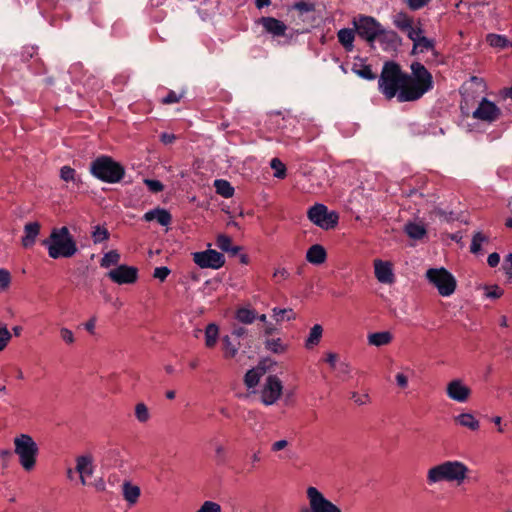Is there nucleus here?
<instances>
[{
    "mask_svg": "<svg viewBox=\"0 0 512 512\" xmlns=\"http://www.w3.org/2000/svg\"><path fill=\"white\" fill-rule=\"evenodd\" d=\"M53 259L70 258L78 251L76 241L66 226L53 228L49 238L42 241Z\"/></svg>",
    "mask_w": 512,
    "mask_h": 512,
    "instance_id": "obj_3",
    "label": "nucleus"
},
{
    "mask_svg": "<svg viewBox=\"0 0 512 512\" xmlns=\"http://www.w3.org/2000/svg\"><path fill=\"white\" fill-rule=\"evenodd\" d=\"M289 277V272L285 268H278L273 273V279L276 283L286 280Z\"/></svg>",
    "mask_w": 512,
    "mask_h": 512,
    "instance_id": "obj_59",
    "label": "nucleus"
},
{
    "mask_svg": "<svg viewBox=\"0 0 512 512\" xmlns=\"http://www.w3.org/2000/svg\"><path fill=\"white\" fill-rule=\"evenodd\" d=\"M257 23L263 26L266 33L274 37H282L286 34L287 26L285 23L274 17H261L257 20Z\"/></svg>",
    "mask_w": 512,
    "mask_h": 512,
    "instance_id": "obj_15",
    "label": "nucleus"
},
{
    "mask_svg": "<svg viewBox=\"0 0 512 512\" xmlns=\"http://www.w3.org/2000/svg\"><path fill=\"white\" fill-rule=\"evenodd\" d=\"M184 96V92L177 94L175 91L170 90L168 94L162 99L163 104L178 103Z\"/></svg>",
    "mask_w": 512,
    "mask_h": 512,
    "instance_id": "obj_55",
    "label": "nucleus"
},
{
    "mask_svg": "<svg viewBox=\"0 0 512 512\" xmlns=\"http://www.w3.org/2000/svg\"><path fill=\"white\" fill-rule=\"evenodd\" d=\"M339 43L345 48L346 51L353 50V41L355 38L354 31L349 28L340 29L337 33Z\"/></svg>",
    "mask_w": 512,
    "mask_h": 512,
    "instance_id": "obj_26",
    "label": "nucleus"
},
{
    "mask_svg": "<svg viewBox=\"0 0 512 512\" xmlns=\"http://www.w3.org/2000/svg\"><path fill=\"white\" fill-rule=\"evenodd\" d=\"M488 239L481 232H477L474 234L472 238V243L470 246V251L474 254L478 253L481 250V244L483 242H487Z\"/></svg>",
    "mask_w": 512,
    "mask_h": 512,
    "instance_id": "obj_46",
    "label": "nucleus"
},
{
    "mask_svg": "<svg viewBox=\"0 0 512 512\" xmlns=\"http://www.w3.org/2000/svg\"><path fill=\"white\" fill-rule=\"evenodd\" d=\"M107 276L119 285L133 284L138 279V269L133 266L119 265L117 268L110 270Z\"/></svg>",
    "mask_w": 512,
    "mask_h": 512,
    "instance_id": "obj_12",
    "label": "nucleus"
},
{
    "mask_svg": "<svg viewBox=\"0 0 512 512\" xmlns=\"http://www.w3.org/2000/svg\"><path fill=\"white\" fill-rule=\"evenodd\" d=\"M293 9L301 14L315 11L314 3L299 1L293 4Z\"/></svg>",
    "mask_w": 512,
    "mask_h": 512,
    "instance_id": "obj_51",
    "label": "nucleus"
},
{
    "mask_svg": "<svg viewBox=\"0 0 512 512\" xmlns=\"http://www.w3.org/2000/svg\"><path fill=\"white\" fill-rule=\"evenodd\" d=\"M170 269L165 267V266H161V267H156L154 269V273H153V276L157 279H159L160 281H165L166 278L168 277V275L170 274Z\"/></svg>",
    "mask_w": 512,
    "mask_h": 512,
    "instance_id": "obj_57",
    "label": "nucleus"
},
{
    "mask_svg": "<svg viewBox=\"0 0 512 512\" xmlns=\"http://www.w3.org/2000/svg\"><path fill=\"white\" fill-rule=\"evenodd\" d=\"M486 41L491 47L499 49H505L511 45L509 39L506 36L493 33L487 35Z\"/></svg>",
    "mask_w": 512,
    "mask_h": 512,
    "instance_id": "obj_34",
    "label": "nucleus"
},
{
    "mask_svg": "<svg viewBox=\"0 0 512 512\" xmlns=\"http://www.w3.org/2000/svg\"><path fill=\"white\" fill-rule=\"evenodd\" d=\"M196 512H222V510L218 503L205 501Z\"/></svg>",
    "mask_w": 512,
    "mask_h": 512,
    "instance_id": "obj_53",
    "label": "nucleus"
},
{
    "mask_svg": "<svg viewBox=\"0 0 512 512\" xmlns=\"http://www.w3.org/2000/svg\"><path fill=\"white\" fill-rule=\"evenodd\" d=\"M393 24L405 33L413 25V18L405 12H399L394 15Z\"/></svg>",
    "mask_w": 512,
    "mask_h": 512,
    "instance_id": "obj_30",
    "label": "nucleus"
},
{
    "mask_svg": "<svg viewBox=\"0 0 512 512\" xmlns=\"http://www.w3.org/2000/svg\"><path fill=\"white\" fill-rule=\"evenodd\" d=\"M334 370L337 372V377H339L341 380H346L350 375L352 368L349 363L340 361Z\"/></svg>",
    "mask_w": 512,
    "mask_h": 512,
    "instance_id": "obj_47",
    "label": "nucleus"
},
{
    "mask_svg": "<svg viewBox=\"0 0 512 512\" xmlns=\"http://www.w3.org/2000/svg\"><path fill=\"white\" fill-rule=\"evenodd\" d=\"M143 219L147 222L156 220L161 226H168L172 221V216L168 210L158 207L146 212Z\"/></svg>",
    "mask_w": 512,
    "mask_h": 512,
    "instance_id": "obj_19",
    "label": "nucleus"
},
{
    "mask_svg": "<svg viewBox=\"0 0 512 512\" xmlns=\"http://www.w3.org/2000/svg\"><path fill=\"white\" fill-rule=\"evenodd\" d=\"M435 48V42L432 39H429L425 37L424 35L420 38L415 40V43L413 44L411 54L416 55L419 53H424L425 51H432L434 55L437 53L434 51Z\"/></svg>",
    "mask_w": 512,
    "mask_h": 512,
    "instance_id": "obj_25",
    "label": "nucleus"
},
{
    "mask_svg": "<svg viewBox=\"0 0 512 512\" xmlns=\"http://www.w3.org/2000/svg\"><path fill=\"white\" fill-rule=\"evenodd\" d=\"M322 332H323L322 326L319 324H315L311 328L309 336L306 340V343H305L306 348L310 349V348L314 347L315 345H317L320 342V339L322 337Z\"/></svg>",
    "mask_w": 512,
    "mask_h": 512,
    "instance_id": "obj_37",
    "label": "nucleus"
},
{
    "mask_svg": "<svg viewBox=\"0 0 512 512\" xmlns=\"http://www.w3.org/2000/svg\"><path fill=\"white\" fill-rule=\"evenodd\" d=\"M135 417L140 423H146L150 419L148 407L144 403L136 404Z\"/></svg>",
    "mask_w": 512,
    "mask_h": 512,
    "instance_id": "obj_43",
    "label": "nucleus"
},
{
    "mask_svg": "<svg viewBox=\"0 0 512 512\" xmlns=\"http://www.w3.org/2000/svg\"><path fill=\"white\" fill-rule=\"evenodd\" d=\"M273 318L276 322H282L284 320L290 321L296 318L295 312L291 308H273Z\"/></svg>",
    "mask_w": 512,
    "mask_h": 512,
    "instance_id": "obj_36",
    "label": "nucleus"
},
{
    "mask_svg": "<svg viewBox=\"0 0 512 512\" xmlns=\"http://www.w3.org/2000/svg\"><path fill=\"white\" fill-rule=\"evenodd\" d=\"M89 172L94 178L109 184L119 183L125 176L124 166L108 155L98 156L91 161Z\"/></svg>",
    "mask_w": 512,
    "mask_h": 512,
    "instance_id": "obj_4",
    "label": "nucleus"
},
{
    "mask_svg": "<svg viewBox=\"0 0 512 512\" xmlns=\"http://www.w3.org/2000/svg\"><path fill=\"white\" fill-rule=\"evenodd\" d=\"M357 34L367 42H374L381 33V24L371 16H359L353 21Z\"/></svg>",
    "mask_w": 512,
    "mask_h": 512,
    "instance_id": "obj_8",
    "label": "nucleus"
},
{
    "mask_svg": "<svg viewBox=\"0 0 512 512\" xmlns=\"http://www.w3.org/2000/svg\"><path fill=\"white\" fill-rule=\"evenodd\" d=\"M216 245L222 251L229 252L232 249V239L226 234H220L216 239Z\"/></svg>",
    "mask_w": 512,
    "mask_h": 512,
    "instance_id": "obj_45",
    "label": "nucleus"
},
{
    "mask_svg": "<svg viewBox=\"0 0 512 512\" xmlns=\"http://www.w3.org/2000/svg\"><path fill=\"white\" fill-rule=\"evenodd\" d=\"M427 279L437 288L441 296H450L456 288L454 276L445 268H430L426 272Z\"/></svg>",
    "mask_w": 512,
    "mask_h": 512,
    "instance_id": "obj_6",
    "label": "nucleus"
},
{
    "mask_svg": "<svg viewBox=\"0 0 512 512\" xmlns=\"http://www.w3.org/2000/svg\"><path fill=\"white\" fill-rule=\"evenodd\" d=\"M407 79L408 73L404 72L398 63L386 61L378 79V89L387 100L396 97L400 103L413 102L414 100H404L400 96L409 86Z\"/></svg>",
    "mask_w": 512,
    "mask_h": 512,
    "instance_id": "obj_1",
    "label": "nucleus"
},
{
    "mask_svg": "<svg viewBox=\"0 0 512 512\" xmlns=\"http://www.w3.org/2000/svg\"><path fill=\"white\" fill-rule=\"evenodd\" d=\"M265 373V369L261 367L248 370L244 376V383L248 388H254L259 383L261 376Z\"/></svg>",
    "mask_w": 512,
    "mask_h": 512,
    "instance_id": "obj_29",
    "label": "nucleus"
},
{
    "mask_svg": "<svg viewBox=\"0 0 512 512\" xmlns=\"http://www.w3.org/2000/svg\"><path fill=\"white\" fill-rule=\"evenodd\" d=\"M339 357L336 353H328L325 361L331 366L332 369H335L340 362Z\"/></svg>",
    "mask_w": 512,
    "mask_h": 512,
    "instance_id": "obj_63",
    "label": "nucleus"
},
{
    "mask_svg": "<svg viewBox=\"0 0 512 512\" xmlns=\"http://www.w3.org/2000/svg\"><path fill=\"white\" fill-rule=\"evenodd\" d=\"M109 236V231L101 225H96L94 227V230L92 231V240L95 244L102 243L103 241L108 240Z\"/></svg>",
    "mask_w": 512,
    "mask_h": 512,
    "instance_id": "obj_42",
    "label": "nucleus"
},
{
    "mask_svg": "<svg viewBox=\"0 0 512 512\" xmlns=\"http://www.w3.org/2000/svg\"><path fill=\"white\" fill-rule=\"evenodd\" d=\"M265 348L273 353H282L285 348L281 343V340L278 339H267L265 341Z\"/></svg>",
    "mask_w": 512,
    "mask_h": 512,
    "instance_id": "obj_48",
    "label": "nucleus"
},
{
    "mask_svg": "<svg viewBox=\"0 0 512 512\" xmlns=\"http://www.w3.org/2000/svg\"><path fill=\"white\" fill-rule=\"evenodd\" d=\"M193 261L201 268L219 269L225 263L224 255L220 252L208 249L193 254Z\"/></svg>",
    "mask_w": 512,
    "mask_h": 512,
    "instance_id": "obj_10",
    "label": "nucleus"
},
{
    "mask_svg": "<svg viewBox=\"0 0 512 512\" xmlns=\"http://www.w3.org/2000/svg\"><path fill=\"white\" fill-rule=\"evenodd\" d=\"M381 43L387 45L390 49H396L401 45V37L393 30H385L381 28V33L377 37Z\"/></svg>",
    "mask_w": 512,
    "mask_h": 512,
    "instance_id": "obj_24",
    "label": "nucleus"
},
{
    "mask_svg": "<svg viewBox=\"0 0 512 512\" xmlns=\"http://www.w3.org/2000/svg\"><path fill=\"white\" fill-rule=\"evenodd\" d=\"M306 493L312 512H342L338 506L325 498L316 487H308Z\"/></svg>",
    "mask_w": 512,
    "mask_h": 512,
    "instance_id": "obj_9",
    "label": "nucleus"
},
{
    "mask_svg": "<svg viewBox=\"0 0 512 512\" xmlns=\"http://www.w3.org/2000/svg\"><path fill=\"white\" fill-rule=\"evenodd\" d=\"M441 481L449 482V476H448V471L446 469L445 462L430 468L427 472V482L429 485H432V484H435V483H438Z\"/></svg>",
    "mask_w": 512,
    "mask_h": 512,
    "instance_id": "obj_20",
    "label": "nucleus"
},
{
    "mask_svg": "<svg viewBox=\"0 0 512 512\" xmlns=\"http://www.w3.org/2000/svg\"><path fill=\"white\" fill-rule=\"evenodd\" d=\"M219 337V328L215 323H210L205 328V345L208 348H213Z\"/></svg>",
    "mask_w": 512,
    "mask_h": 512,
    "instance_id": "obj_32",
    "label": "nucleus"
},
{
    "mask_svg": "<svg viewBox=\"0 0 512 512\" xmlns=\"http://www.w3.org/2000/svg\"><path fill=\"white\" fill-rule=\"evenodd\" d=\"M351 399L358 405H364L367 403L369 396L368 394H358L357 392L351 393Z\"/></svg>",
    "mask_w": 512,
    "mask_h": 512,
    "instance_id": "obj_61",
    "label": "nucleus"
},
{
    "mask_svg": "<svg viewBox=\"0 0 512 512\" xmlns=\"http://www.w3.org/2000/svg\"><path fill=\"white\" fill-rule=\"evenodd\" d=\"M446 469L448 471L449 482L462 483L467 477L469 471L468 467L460 461H445Z\"/></svg>",
    "mask_w": 512,
    "mask_h": 512,
    "instance_id": "obj_16",
    "label": "nucleus"
},
{
    "mask_svg": "<svg viewBox=\"0 0 512 512\" xmlns=\"http://www.w3.org/2000/svg\"><path fill=\"white\" fill-rule=\"evenodd\" d=\"M392 341V335L388 331L375 332L368 335V342L370 345L377 347L389 344Z\"/></svg>",
    "mask_w": 512,
    "mask_h": 512,
    "instance_id": "obj_28",
    "label": "nucleus"
},
{
    "mask_svg": "<svg viewBox=\"0 0 512 512\" xmlns=\"http://www.w3.org/2000/svg\"><path fill=\"white\" fill-rule=\"evenodd\" d=\"M11 284V274L8 270L0 268V291H4L9 288Z\"/></svg>",
    "mask_w": 512,
    "mask_h": 512,
    "instance_id": "obj_52",
    "label": "nucleus"
},
{
    "mask_svg": "<svg viewBox=\"0 0 512 512\" xmlns=\"http://www.w3.org/2000/svg\"><path fill=\"white\" fill-rule=\"evenodd\" d=\"M76 171L72 167L65 165L60 169V178L65 181H75Z\"/></svg>",
    "mask_w": 512,
    "mask_h": 512,
    "instance_id": "obj_50",
    "label": "nucleus"
},
{
    "mask_svg": "<svg viewBox=\"0 0 512 512\" xmlns=\"http://www.w3.org/2000/svg\"><path fill=\"white\" fill-rule=\"evenodd\" d=\"M271 168L274 170V176L279 179L286 177V167L278 158H273L270 162Z\"/></svg>",
    "mask_w": 512,
    "mask_h": 512,
    "instance_id": "obj_44",
    "label": "nucleus"
},
{
    "mask_svg": "<svg viewBox=\"0 0 512 512\" xmlns=\"http://www.w3.org/2000/svg\"><path fill=\"white\" fill-rule=\"evenodd\" d=\"M14 453L19 458L21 467L27 471H32L37 462L39 448L34 439L28 434H20L13 440Z\"/></svg>",
    "mask_w": 512,
    "mask_h": 512,
    "instance_id": "obj_5",
    "label": "nucleus"
},
{
    "mask_svg": "<svg viewBox=\"0 0 512 512\" xmlns=\"http://www.w3.org/2000/svg\"><path fill=\"white\" fill-rule=\"evenodd\" d=\"M144 183L152 193H159L164 189V185L159 180L145 179Z\"/></svg>",
    "mask_w": 512,
    "mask_h": 512,
    "instance_id": "obj_54",
    "label": "nucleus"
},
{
    "mask_svg": "<svg viewBox=\"0 0 512 512\" xmlns=\"http://www.w3.org/2000/svg\"><path fill=\"white\" fill-rule=\"evenodd\" d=\"M430 0H408V6L412 10H419L429 3Z\"/></svg>",
    "mask_w": 512,
    "mask_h": 512,
    "instance_id": "obj_62",
    "label": "nucleus"
},
{
    "mask_svg": "<svg viewBox=\"0 0 512 512\" xmlns=\"http://www.w3.org/2000/svg\"><path fill=\"white\" fill-rule=\"evenodd\" d=\"M503 294V290L498 286H491L487 289V297L497 299L500 298Z\"/></svg>",
    "mask_w": 512,
    "mask_h": 512,
    "instance_id": "obj_60",
    "label": "nucleus"
},
{
    "mask_svg": "<svg viewBox=\"0 0 512 512\" xmlns=\"http://www.w3.org/2000/svg\"><path fill=\"white\" fill-rule=\"evenodd\" d=\"M446 393L450 399L459 403H464L468 400L471 394V389L464 385L461 380L454 379L448 383Z\"/></svg>",
    "mask_w": 512,
    "mask_h": 512,
    "instance_id": "obj_14",
    "label": "nucleus"
},
{
    "mask_svg": "<svg viewBox=\"0 0 512 512\" xmlns=\"http://www.w3.org/2000/svg\"><path fill=\"white\" fill-rule=\"evenodd\" d=\"M353 73H355L357 76L366 79V80H375L376 74L373 73L371 66L367 64H357L354 63L352 67Z\"/></svg>",
    "mask_w": 512,
    "mask_h": 512,
    "instance_id": "obj_35",
    "label": "nucleus"
},
{
    "mask_svg": "<svg viewBox=\"0 0 512 512\" xmlns=\"http://www.w3.org/2000/svg\"><path fill=\"white\" fill-rule=\"evenodd\" d=\"M405 34L407 35V37L413 42V44L415 43V40L417 39H420L422 36H423V30L421 29V27H415L414 25H412L406 32Z\"/></svg>",
    "mask_w": 512,
    "mask_h": 512,
    "instance_id": "obj_56",
    "label": "nucleus"
},
{
    "mask_svg": "<svg viewBox=\"0 0 512 512\" xmlns=\"http://www.w3.org/2000/svg\"><path fill=\"white\" fill-rule=\"evenodd\" d=\"M455 422L463 427H466L472 431L479 429V421L470 413H462L454 418Z\"/></svg>",
    "mask_w": 512,
    "mask_h": 512,
    "instance_id": "obj_27",
    "label": "nucleus"
},
{
    "mask_svg": "<svg viewBox=\"0 0 512 512\" xmlns=\"http://www.w3.org/2000/svg\"><path fill=\"white\" fill-rule=\"evenodd\" d=\"M224 357L225 358H234L238 352L240 343L233 344L230 340L229 336H224L222 338Z\"/></svg>",
    "mask_w": 512,
    "mask_h": 512,
    "instance_id": "obj_40",
    "label": "nucleus"
},
{
    "mask_svg": "<svg viewBox=\"0 0 512 512\" xmlns=\"http://www.w3.org/2000/svg\"><path fill=\"white\" fill-rule=\"evenodd\" d=\"M76 471L80 474V481L86 485L85 476H91L94 472L93 459L90 455H81L76 459Z\"/></svg>",
    "mask_w": 512,
    "mask_h": 512,
    "instance_id": "obj_18",
    "label": "nucleus"
},
{
    "mask_svg": "<svg viewBox=\"0 0 512 512\" xmlns=\"http://www.w3.org/2000/svg\"><path fill=\"white\" fill-rule=\"evenodd\" d=\"M214 188L216 193L224 198H230L234 195V187L225 179H216Z\"/></svg>",
    "mask_w": 512,
    "mask_h": 512,
    "instance_id": "obj_31",
    "label": "nucleus"
},
{
    "mask_svg": "<svg viewBox=\"0 0 512 512\" xmlns=\"http://www.w3.org/2000/svg\"><path fill=\"white\" fill-rule=\"evenodd\" d=\"M12 339L11 332L6 325H0V351H3Z\"/></svg>",
    "mask_w": 512,
    "mask_h": 512,
    "instance_id": "obj_49",
    "label": "nucleus"
},
{
    "mask_svg": "<svg viewBox=\"0 0 512 512\" xmlns=\"http://www.w3.org/2000/svg\"><path fill=\"white\" fill-rule=\"evenodd\" d=\"M374 270L377 280L384 284H392L395 280L391 264L380 259L374 260Z\"/></svg>",
    "mask_w": 512,
    "mask_h": 512,
    "instance_id": "obj_17",
    "label": "nucleus"
},
{
    "mask_svg": "<svg viewBox=\"0 0 512 512\" xmlns=\"http://www.w3.org/2000/svg\"><path fill=\"white\" fill-rule=\"evenodd\" d=\"M411 74H408V87L401 93L404 100H419L424 94L431 91L434 86L432 74L420 62H413L410 66Z\"/></svg>",
    "mask_w": 512,
    "mask_h": 512,
    "instance_id": "obj_2",
    "label": "nucleus"
},
{
    "mask_svg": "<svg viewBox=\"0 0 512 512\" xmlns=\"http://www.w3.org/2000/svg\"><path fill=\"white\" fill-rule=\"evenodd\" d=\"M140 494L141 491L138 486L131 484L129 481H125L122 484L123 498L130 506L138 502Z\"/></svg>",
    "mask_w": 512,
    "mask_h": 512,
    "instance_id": "obj_23",
    "label": "nucleus"
},
{
    "mask_svg": "<svg viewBox=\"0 0 512 512\" xmlns=\"http://www.w3.org/2000/svg\"><path fill=\"white\" fill-rule=\"evenodd\" d=\"M308 219L318 227L329 230L337 226L339 215L335 211L329 212L323 204H315L307 212Z\"/></svg>",
    "mask_w": 512,
    "mask_h": 512,
    "instance_id": "obj_7",
    "label": "nucleus"
},
{
    "mask_svg": "<svg viewBox=\"0 0 512 512\" xmlns=\"http://www.w3.org/2000/svg\"><path fill=\"white\" fill-rule=\"evenodd\" d=\"M60 336L62 340L67 344H73L75 341L73 332L68 328H61L60 329Z\"/></svg>",
    "mask_w": 512,
    "mask_h": 512,
    "instance_id": "obj_58",
    "label": "nucleus"
},
{
    "mask_svg": "<svg viewBox=\"0 0 512 512\" xmlns=\"http://www.w3.org/2000/svg\"><path fill=\"white\" fill-rule=\"evenodd\" d=\"M500 115L501 110L487 98L481 100L477 109L472 114L473 118L489 123L496 121Z\"/></svg>",
    "mask_w": 512,
    "mask_h": 512,
    "instance_id": "obj_13",
    "label": "nucleus"
},
{
    "mask_svg": "<svg viewBox=\"0 0 512 512\" xmlns=\"http://www.w3.org/2000/svg\"><path fill=\"white\" fill-rule=\"evenodd\" d=\"M40 224L38 222H29L24 226V236L22 238V245L25 248L32 247L40 232Z\"/></svg>",
    "mask_w": 512,
    "mask_h": 512,
    "instance_id": "obj_21",
    "label": "nucleus"
},
{
    "mask_svg": "<svg viewBox=\"0 0 512 512\" xmlns=\"http://www.w3.org/2000/svg\"><path fill=\"white\" fill-rule=\"evenodd\" d=\"M282 382L276 375H269L264 384L261 399L263 404L269 406L274 404L282 394Z\"/></svg>",
    "mask_w": 512,
    "mask_h": 512,
    "instance_id": "obj_11",
    "label": "nucleus"
},
{
    "mask_svg": "<svg viewBox=\"0 0 512 512\" xmlns=\"http://www.w3.org/2000/svg\"><path fill=\"white\" fill-rule=\"evenodd\" d=\"M407 235L415 240L422 239L426 234V230L423 225L417 223H408L405 227Z\"/></svg>",
    "mask_w": 512,
    "mask_h": 512,
    "instance_id": "obj_38",
    "label": "nucleus"
},
{
    "mask_svg": "<svg viewBox=\"0 0 512 512\" xmlns=\"http://www.w3.org/2000/svg\"><path fill=\"white\" fill-rule=\"evenodd\" d=\"M257 318V313L254 309L241 307L236 311V319L243 324H251Z\"/></svg>",
    "mask_w": 512,
    "mask_h": 512,
    "instance_id": "obj_33",
    "label": "nucleus"
},
{
    "mask_svg": "<svg viewBox=\"0 0 512 512\" xmlns=\"http://www.w3.org/2000/svg\"><path fill=\"white\" fill-rule=\"evenodd\" d=\"M500 262V256L498 253H491L487 258V263L490 267H496Z\"/></svg>",
    "mask_w": 512,
    "mask_h": 512,
    "instance_id": "obj_64",
    "label": "nucleus"
},
{
    "mask_svg": "<svg viewBox=\"0 0 512 512\" xmlns=\"http://www.w3.org/2000/svg\"><path fill=\"white\" fill-rule=\"evenodd\" d=\"M326 258V250L320 244H314L307 250L306 259L311 264L320 265L325 262Z\"/></svg>",
    "mask_w": 512,
    "mask_h": 512,
    "instance_id": "obj_22",
    "label": "nucleus"
},
{
    "mask_svg": "<svg viewBox=\"0 0 512 512\" xmlns=\"http://www.w3.org/2000/svg\"><path fill=\"white\" fill-rule=\"evenodd\" d=\"M211 444L214 446L215 456L214 460L217 465H224L227 461V453L225 447L216 440H212Z\"/></svg>",
    "mask_w": 512,
    "mask_h": 512,
    "instance_id": "obj_39",
    "label": "nucleus"
},
{
    "mask_svg": "<svg viewBox=\"0 0 512 512\" xmlns=\"http://www.w3.org/2000/svg\"><path fill=\"white\" fill-rule=\"evenodd\" d=\"M120 260V254L116 250L107 252L100 261V266L108 268L112 265H116Z\"/></svg>",
    "mask_w": 512,
    "mask_h": 512,
    "instance_id": "obj_41",
    "label": "nucleus"
}]
</instances>
